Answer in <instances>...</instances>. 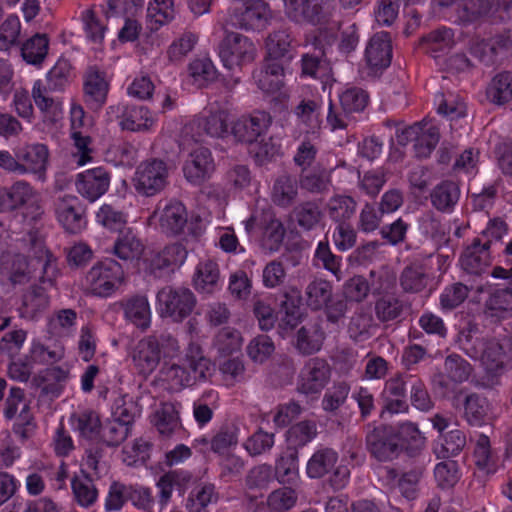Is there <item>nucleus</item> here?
<instances>
[{
    "instance_id": "obj_14",
    "label": "nucleus",
    "mask_w": 512,
    "mask_h": 512,
    "mask_svg": "<svg viewBox=\"0 0 512 512\" xmlns=\"http://www.w3.org/2000/svg\"><path fill=\"white\" fill-rule=\"evenodd\" d=\"M269 16V7L263 0L236 2L231 17L233 24L244 29H259Z\"/></svg>"
},
{
    "instance_id": "obj_18",
    "label": "nucleus",
    "mask_w": 512,
    "mask_h": 512,
    "mask_svg": "<svg viewBox=\"0 0 512 512\" xmlns=\"http://www.w3.org/2000/svg\"><path fill=\"white\" fill-rule=\"evenodd\" d=\"M128 499L133 500L136 505L142 507H146L152 502L151 493L148 489L134 490L132 487L114 482L110 486L105 509L107 511L119 510Z\"/></svg>"
},
{
    "instance_id": "obj_59",
    "label": "nucleus",
    "mask_w": 512,
    "mask_h": 512,
    "mask_svg": "<svg viewBox=\"0 0 512 512\" xmlns=\"http://www.w3.org/2000/svg\"><path fill=\"white\" fill-rule=\"evenodd\" d=\"M131 428L113 419L101 428L100 441L108 447H118L130 435Z\"/></svg>"
},
{
    "instance_id": "obj_8",
    "label": "nucleus",
    "mask_w": 512,
    "mask_h": 512,
    "mask_svg": "<svg viewBox=\"0 0 512 512\" xmlns=\"http://www.w3.org/2000/svg\"><path fill=\"white\" fill-rule=\"evenodd\" d=\"M156 220L162 233L168 236H178L183 233L187 225L188 213L185 205L177 200L158 204L149 217V221Z\"/></svg>"
},
{
    "instance_id": "obj_1",
    "label": "nucleus",
    "mask_w": 512,
    "mask_h": 512,
    "mask_svg": "<svg viewBox=\"0 0 512 512\" xmlns=\"http://www.w3.org/2000/svg\"><path fill=\"white\" fill-rule=\"evenodd\" d=\"M22 241L28 248L29 260L22 254H3L0 275H7L13 284H21L39 272L41 284L53 286L58 274L56 259L45 248L42 237L37 231H30Z\"/></svg>"
},
{
    "instance_id": "obj_30",
    "label": "nucleus",
    "mask_w": 512,
    "mask_h": 512,
    "mask_svg": "<svg viewBox=\"0 0 512 512\" xmlns=\"http://www.w3.org/2000/svg\"><path fill=\"white\" fill-rule=\"evenodd\" d=\"M332 170L323 166H315L310 170L302 171L299 177L300 187L311 194H325L332 185Z\"/></svg>"
},
{
    "instance_id": "obj_49",
    "label": "nucleus",
    "mask_w": 512,
    "mask_h": 512,
    "mask_svg": "<svg viewBox=\"0 0 512 512\" xmlns=\"http://www.w3.org/2000/svg\"><path fill=\"white\" fill-rule=\"evenodd\" d=\"M49 90L43 87L40 81H36L32 89V97L36 106L46 117L55 119L62 112V105L58 99L49 96Z\"/></svg>"
},
{
    "instance_id": "obj_43",
    "label": "nucleus",
    "mask_w": 512,
    "mask_h": 512,
    "mask_svg": "<svg viewBox=\"0 0 512 512\" xmlns=\"http://www.w3.org/2000/svg\"><path fill=\"white\" fill-rule=\"evenodd\" d=\"M487 339L479 336V327L477 324L469 321L458 334V343L460 348L471 358L476 359L479 349Z\"/></svg>"
},
{
    "instance_id": "obj_37",
    "label": "nucleus",
    "mask_w": 512,
    "mask_h": 512,
    "mask_svg": "<svg viewBox=\"0 0 512 512\" xmlns=\"http://www.w3.org/2000/svg\"><path fill=\"white\" fill-rule=\"evenodd\" d=\"M428 275L424 265L412 263L406 266L400 274L399 283L406 293H419L427 286Z\"/></svg>"
},
{
    "instance_id": "obj_5",
    "label": "nucleus",
    "mask_w": 512,
    "mask_h": 512,
    "mask_svg": "<svg viewBox=\"0 0 512 512\" xmlns=\"http://www.w3.org/2000/svg\"><path fill=\"white\" fill-rule=\"evenodd\" d=\"M255 55L256 47L253 42L237 32H227L219 46V56L229 70L251 63Z\"/></svg>"
},
{
    "instance_id": "obj_27",
    "label": "nucleus",
    "mask_w": 512,
    "mask_h": 512,
    "mask_svg": "<svg viewBox=\"0 0 512 512\" xmlns=\"http://www.w3.org/2000/svg\"><path fill=\"white\" fill-rule=\"evenodd\" d=\"M292 40L287 30H277L269 34L266 41L267 61L283 63L285 66L292 58Z\"/></svg>"
},
{
    "instance_id": "obj_9",
    "label": "nucleus",
    "mask_w": 512,
    "mask_h": 512,
    "mask_svg": "<svg viewBox=\"0 0 512 512\" xmlns=\"http://www.w3.org/2000/svg\"><path fill=\"white\" fill-rule=\"evenodd\" d=\"M366 446L369 452L379 461H392L397 458L402 448L399 437L390 426L375 427L366 435Z\"/></svg>"
},
{
    "instance_id": "obj_16",
    "label": "nucleus",
    "mask_w": 512,
    "mask_h": 512,
    "mask_svg": "<svg viewBox=\"0 0 512 512\" xmlns=\"http://www.w3.org/2000/svg\"><path fill=\"white\" fill-rule=\"evenodd\" d=\"M109 83L104 72L96 67H89L84 80V97L86 104L93 110H99L107 100Z\"/></svg>"
},
{
    "instance_id": "obj_56",
    "label": "nucleus",
    "mask_w": 512,
    "mask_h": 512,
    "mask_svg": "<svg viewBox=\"0 0 512 512\" xmlns=\"http://www.w3.org/2000/svg\"><path fill=\"white\" fill-rule=\"evenodd\" d=\"M160 378L168 382L175 389H182L192 386V378L186 365L181 366L175 363H164L160 369Z\"/></svg>"
},
{
    "instance_id": "obj_20",
    "label": "nucleus",
    "mask_w": 512,
    "mask_h": 512,
    "mask_svg": "<svg viewBox=\"0 0 512 512\" xmlns=\"http://www.w3.org/2000/svg\"><path fill=\"white\" fill-rule=\"evenodd\" d=\"M490 240L475 238L460 258L462 268L470 274H481L490 265Z\"/></svg>"
},
{
    "instance_id": "obj_47",
    "label": "nucleus",
    "mask_w": 512,
    "mask_h": 512,
    "mask_svg": "<svg viewBox=\"0 0 512 512\" xmlns=\"http://www.w3.org/2000/svg\"><path fill=\"white\" fill-rule=\"evenodd\" d=\"M403 302L393 294H385L375 302V315L380 322H389L401 316Z\"/></svg>"
},
{
    "instance_id": "obj_33",
    "label": "nucleus",
    "mask_w": 512,
    "mask_h": 512,
    "mask_svg": "<svg viewBox=\"0 0 512 512\" xmlns=\"http://www.w3.org/2000/svg\"><path fill=\"white\" fill-rule=\"evenodd\" d=\"M324 339L325 333L318 323L303 326L297 331L296 349L303 355H312L321 349Z\"/></svg>"
},
{
    "instance_id": "obj_21",
    "label": "nucleus",
    "mask_w": 512,
    "mask_h": 512,
    "mask_svg": "<svg viewBox=\"0 0 512 512\" xmlns=\"http://www.w3.org/2000/svg\"><path fill=\"white\" fill-rule=\"evenodd\" d=\"M491 276L506 283L489 295L485 301V307L489 310H507L512 306V267L495 266Z\"/></svg>"
},
{
    "instance_id": "obj_54",
    "label": "nucleus",
    "mask_w": 512,
    "mask_h": 512,
    "mask_svg": "<svg viewBox=\"0 0 512 512\" xmlns=\"http://www.w3.org/2000/svg\"><path fill=\"white\" fill-rule=\"evenodd\" d=\"M241 333L231 327L222 328L214 339V347L223 355L228 356L240 350L242 346Z\"/></svg>"
},
{
    "instance_id": "obj_19",
    "label": "nucleus",
    "mask_w": 512,
    "mask_h": 512,
    "mask_svg": "<svg viewBox=\"0 0 512 512\" xmlns=\"http://www.w3.org/2000/svg\"><path fill=\"white\" fill-rule=\"evenodd\" d=\"M161 359L160 343L156 337L149 336L138 342L133 352V362L142 375H150Z\"/></svg>"
},
{
    "instance_id": "obj_25",
    "label": "nucleus",
    "mask_w": 512,
    "mask_h": 512,
    "mask_svg": "<svg viewBox=\"0 0 512 512\" xmlns=\"http://www.w3.org/2000/svg\"><path fill=\"white\" fill-rule=\"evenodd\" d=\"M284 69L283 63L265 59L263 66L254 71L253 78L260 90L265 93H275L283 86Z\"/></svg>"
},
{
    "instance_id": "obj_38",
    "label": "nucleus",
    "mask_w": 512,
    "mask_h": 512,
    "mask_svg": "<svg viewBox=\"0 0 512 512\" xmlns=\"http://www.w3.org/2000/svg\"><path fill=\"white\" fill-rule=\"evenodd\" d=\"M495 0H463L457 8V21L461 24H470L488 15Z\"/></svg>"
},
{
    "instance_id": "obj_48",
    "label": "nucleus",
    "mask_w": 512,
    "mask_h": 512,
    "mask_svg": "<svg viewBox=\"0 0 512 512\" xmlns=\"http://www.w3.org/2000/svg\"><path fill=\"white\" fill-rule=\"evenodd\" d=\"M218 493L215 486L211 483H205L197 486L190 494L186 502V508L189 512H201L209 504L216 503Z\"/></svg>"
},
{
    "instance_id": "obj_15",
    "label": "nucleus",
    "mask_w": 512,
    "mask_h": 512,
    "mask_svg": "<svg viewBox=\"0 0 512 512\" xmlns=\"http://www.w3.org/2000/svg\"><path fill=\"white\" fill-rule=\"evenodd\" d=\"M214 169L211 152L209 149L201 147L189 154L183 166V173L189 183L200 185L211 177Z\"/></svg>"
},
{
    "instance_id": "obj_34",
    "label": "nucleus",
    "mask_w": 512,
    "mask_h": 512,
    "mask_svg": "<svg viewBox=\"0 0 512 512\" xmlns=\"http://www.w3.org/2000/svg\"><path fill=\"white\" fill-rule=\"evenodd\" d=\"M220 279L219 266L213 260L200 262L193 277L194 288L201 293H212Z\"/></svg>"
},
{
    "instance_id": "obj_13",
    "label": "nucleus",
    "mask_w": 512,
    "mask_h": 512,
    "mask_svg": "<svg viewBox=\"0 0 512 512\" xmlns=\"http://www.w3.org/2000/svg\"><path fill=\"white\" fill-rule=\"evenodd\" d=\"M55 213L69 233L76 234L86 226L85 211L76 196L65 195L59 198L55 204Z\"/></svg>"
},
{
    "instance_id": "obj_55",
    "label": "nucleus",
    "mask_w": 512,
    "mask_h": 512,
    "mask_svg": "<svg viewBox=\"0 0 512 512\" xmlns=\"http://www.w3.org/2000/svg\"><path fill=\"white\" fill-rule=\"evenodd\" d=\"M466 445V436L463 431L453 429L442 436L439 447L435 448L438 458H449L459 454Z\"/></svg>"
},
{
    "instance_id": "obj_60",
    "label": "nucleus",
    "mask_w": 512,
    "mask_h": 512,
    "mask_svg": "<svg viewBox=\"0 0 512 512\" xmlns=\"http://www.w3.org/2000/svg\"><path fill=\"white\" fill-rule=\"evenodd\" d=\"M274 479L273 467L268 464H260L248 471L245 484L250 490H266Z\"/></svg>"
},
{
    "instance_id": "obj_11",
    "label": "nucleus",
    "mask_w": 512,
    "mask_h": 512,
    "mask_svg": "<svg viewBox=\"0 0 512 512\" xmlns=\"http://www.w3.org/2000/svg\"><path fill=\"white\" fill-rule=\"evenodd\" d=\"M424 474L423 466H415L401 475L396 469L385 467L382 477L386 486L398 488L400 494L407 500L412 501L418 497L419 484Z\"/></svg>"
},
{
    "instance_id": "obj_31",
    "label": "nucleus",
    "mask_w": 512,
    "mask_h": 512,
    "mask_svg": "<svg viewBox=\"0 0 512 512\" xmlns=\"http://www.w3.org/2000/svg\"><path fill=\"white\" fill-rule=\"evenodd\" d=\"M298 197V182L289 174L279 175L272 187L271 200L279 207L291 206Z\"/></svg>"
},
{
    "instance_id": "obj_32",
    "label": "nucleus",
    "mask_w": 512,
    "mask_h": 512,
    "mask_svg": "<svg viewBox=\"0 0 512 512\" xmlns=\"http://www.w3.org/2000/svg\"><path fill=\"white\" fill-rule=\"evenodd\" d=\"M126 319L137 327L146 329L150 324L151 312L145 296H132L120 302Z\"/></svg>"
},
{
    "instance_id": "obj_17",
    "label": "nucleus",
    "mask_w": 512,
    "mask_h": 512,
    "mask_svg": "<svg viewBox=\"0 0 512 512\" xmlns=\"http://www.w3.org/2000/svg\"><path fill=\"white\" fill-rule=\"evenodd\" d=\"M392 46L387 32L374 34L366 47L365 59L374 72L387 68L391 63Z\"/></svg>"
},
{
    "instance_id": "obj_51",
    "label": "nucleus",
    "mask_w": 512,
    "mask_h": 512,
    "mask_svg": "<svg viewBox=\"0 0 512 512\" xmlns=\"http://www.w3.org/2000/svg\"><path fill=\"white\" fill-rule=\"evenodd\" d=\"M298 494L290 487L273 490L266 499V505L271 512H288L297 503Z\"/></svg>"
},
{
    "instance_id": "obj_50",
    "label": "nucleus",
    "mask_w": 512,
    "mask_h": 512,
    "mask_svg": "<svg viewBox=\"0 0 512 512\" xmlns=\"http://www.w3.org/2000/svg\"><path fill=\"white\" fill-rule=\"evenodd\" d=\"M199 126L203 131L215 138H223L231 133L229 131V114L224 110H217L204 117Z\"/></svg>"
},
{
    "instance_id": "obj_61",
    "label": "nucleus",
    "mask_w": 512,
    "mask_h": 512,
    "mask_svg": "<svg viewBox=\"0 0 512 512\" xmlns=\"http://www.w3.org/2000/svg\"><path fill=\"white\" fill-rule=\"evenodd\" d=\"M175 17V8L173 0H152L147 8V18L155 23L152 29H158Z\"/></svg>"
},
{
    "instance_id": "obj_22",
    "label": "nucleus",
    "mask_w": 512,
    "mask_h": 512,
    "mask_svg": "<svg viewBox=\"0 0 512 512\" xmlns=\"http://www.w3.org/2000/svg\"><path fill=\"white\" fill-rule=\"evenodd\" d=\"M473 372L472 365L458 354H450L444 360L443 373L439 376L437 385L448 389L449 382L461 384L466 382Z\"/></svg>"
},
{
    "instance_id": "obj_46",
    "label": "nucleus",
    "mask_w": 512,
    "mask_h": 512,
    "mask_svg": "<svg viewBox=\"0 0 512 512\" xmlns=\"http://www.w3.org/2000/svg\"><path fill=\"white\" fill-rule=\"evenodd\" d=\"M307 305L313 310H319L327 305L332 296L331 284L323 279H314L306 287Z\"/></svg>"
},
{
    "instance_id": "obj_64",
    "label": "nucleus",
    "mask_w": 512,
    "mask_h": 512,
    "mask_svg": "<svg viewBox=\"0 0 512 512\" xmlns=\"http://www.w3.org/2000/svg\"><path fill=\"white\" fill-rule=\"evenodd\" d=\"M72 490L77 503L82 507H90L97 499L98 492L93 481L88 477H75L72 480Z\"/></svg>"
},
{
    "instance_id": "obj_53",
    "label": "nucleus",
    "mask_w": 512,
    "mask_h": 512,
    "mask_svg": "<svg viewBox=\"0 0 512 512\" xmlns=\"http://www.w3.org/2000/svg\"><path fill=\"white\" fill-rule=\"evenodd\" d=\"M421 44L427 53H436L450 49L454 44V33L446 27L431 31L422 38Z\"/></svg>"
},
{
    "instance_id": "obj_35",
    "label": "nucleus",
    "mask_w": 512,
    "mask_h": 512,
    "mask_svg": "<svg viewBox=\"0 0 512 512\" xmlns=\"http://www.w3.org/2000/svg\"><path fill=\"white\" fill-rule=\"evenodd\" d=\"M292 217L302 230L312 231L321 223L324 215L318 203L304 201L294 207Z\"/></svg>"
},
{
    "instance_id": "obj_42",
    "label": "nucleus",
    "mask_w": 512,
    "mask_h": 512,
    "mask_svg": "<svg viewBox=\"0 0 512 512\" xmlns=\"http://www.w3.org/2000/svg\"><path fill=\"white\" fill-rule=\"evenodd\" d=\"M487 96L497 105L509 102L512 99V73L503 71L497 74L487 89Z\"/></svg>"
},
{
    "instance_id": "obj_2",
    "label": "nucleus",
    "mask_w": 512,
    "mask_h": 512,
    "mask_svg": "<svg viewBox=\"0 0 512 512\" xmlns=\"http://www.w3.org/2000/svg\"><path fill=\"white\" fill-rule=\"evenodd\" d=\"M159 314L174 323H181L188 318L197 305V298L192 290L183 286H165L157 293Z\"/></svg>"
},
{
    "instance_id": "obj_41",
    "label": "nucleus",
    "mask_w": 512,
    "mask_h": 512,
    "mask_svg": "<svg viewBox=\"0 0 512 512\" xmlns=\"http://www.w3.org/2000/svg\"><path fill=\"white\" fill-rule=\"evenodd\" d=\"M439 129L433 125L421 124L417 131V137L414 138L413 150L418 158H426L439 142Z\"/></svg>"
},
{
    "instance_id": "obj_23",
    "label": "nucleus",
    "mask_w": 512,
    "mask_h": 512,
    "mask_svg": "<svg viewBox=\"0 0 512 512\" xmlns=\"http://www.w3.org/2000/svg\"><path fill=\"white\" fill-rule=\"evenodd\" d=\"M184 362L192 378V385L210 380L215 373L214 363L204 356L198 345H190Z\"/></svg>"
},
{
    "instance_id": "obj_62",
    "label": "nucleus",
    "mask_w": 512,
    "mask_h": 512,
    "mask_svg": "<svg viewBox=\"0 0 512 512\" xmlns=\"http://www.w3.org/2000/svg\"><path fill=\"white\" fill-rule=\"evenodd\" d=\"M275 478L280 483H291L298 476V453L294 451L277 459L273 468Z\"/></svg>"
},
{
    "instance_id": "obj_58",
    "label": "nucleus",
    "mask_w": 512,
    "mask_h": 512,
    "mask_svg": "<svg viewBox=\"0 0 512 512\" xmlns=\"http://www.w3.org/2000/svg\"><path fill=\"white\" fill-rule=\"evenodd\" d=\"M349 393L350 386L348 383L344 381L335 382L333 386L325 392L322 398V409L329 413L336 412L345 404Z\"/></svg>"
},
{
    "instance_id": "obj_63",
    "label": "nucleus",
    "mask_w": 512,
    "mask_h": 512,
    "mask_svg": "<svg viewBox=\"0 0 512 512\" xmlns=\"http://www.w3.org/2000/svg\"><path fill=\"white\" fill-rule=\"evenodd\" d=\"M246 350L249 358L253 362L262 364L272 356L275 351V346L269 336L258 335L249 342Z\"/></svg>"
},
{
    "instance_id": "obj_36",
    "label": "nucleus",
    "mask_w": 512,
    "mask_h": 512,
    "mask_svg": "<svg viewBox=\"0 0 512 512\" xmlns=\"http://www.w3.org/2000/svg\"><path fill=\"white\" fill-rule=\"evenodd\" d=\"M338 454L331 448L317 450L309 459L306 467L308 477L319 479L328 474L335 466Z\"/></svg>"
},
{
    "instance_id": "obj_29",
    "label": "nucleus",
    "mask_w": 512,
    "mask_h": 512,
    "mask_svg": "<svg viewBox=\"0 0 512 512\" xmlns=\"http://www.w3.org/2000/svg\"><path fill=\"white\" fill-rule=\"evenodd\" d=\"M152 423L158 433L169 438L177 430L182 428L179 412L173 403H162L152 415Z\"/></svg>"
},
{
    "instance_id": "obj_4",
    "label": "nucleus",
    "mask_w": 512,
    "mask_h": 512,
    "mask_svg": "<svg viewBox=\"0 0 512 512\" xmlns=\"http://www.w3.org/2000/svg\"><path fill=\"white\" fill-rule=\"evenodd\" d=\"M168 167L160 159L154 158L139 164L133 178L135 190L146 197L160 193L168 183Z\"/></svg>"
},
{
    "instance_id": "obj_57",
    "label": "nucleus",
    "mask_w": 512,
    "mask_h": 512,
    "mask_svg": "<svg viewBox=\"0 0 512 512\" xmlns=\"http://www.w3.org/2000/svg\"><path fill=\"white\" fill-rule=\"evenodd\" d=\"M317 435V426L314 421L303 420L289 428L287 431V441L290 445L303 447Z\"/></svg>"
},
{
    "instance_id": "obj_3",
    "label": "nucleus",
    "mask_w": 512,
    "mask_h": 512,
    "mask_svg": "<svg viewBox=\"0 0 512 512\" xmlns=\"http://www.w3.org/2000/svg\"><path fill=\"white\" fill-rule=\"evenodd\" d=\"M87 289L96 296L107 297L113 294L124 281L122 266L113 259L96 263L86 274Z\"/></svg>"
},
{
    "instance_id": "obj_24",
    "label": "nucleus",
    "mask_w": 512,
    "mask_h": 512,
    "mask_svg": "<svg viewBox=\"0 0 512 512\" xmlns=\"http://www.w3.org/2000/svg\"><path fill=\"white\" fill-rule=\"evenodd\" d=\"M16 156L26 173L44 174L48 164L49 151L44 144H28L18 149Z\"/></svg>"
},
{
    "instance_id": "obj_26",
    "label": "nucleus",
    "mask_w": 512,
    "mask_h": 512,
    "mask_svg": "<svg viewBox=\"0 0 512 512\" xmlns=\"http://www.w3.org/2000/svg\"><path fill=\"white\" fill-rule=\"evenodd\" d=\"M460 198L458 184L451 180H444L437 184L430 192V202L439 212L451 213Z\"/></svg>"
},
{
    "instance_id": "obj_7",
    "label": "nucleus",
    "mask_w": 512,
    "mask_h": 512,
    "mask_svg": "<svg viewBox=\"0 0 512 512\" xmlns=\"http://www.w3.org/2000/svg\"><path fill=\"white\" fill-rule=\"evenodd\" d=\"M330 378L329 363L323 358H310L300 370L297 391L304 395L319 394L329 383Z\"/></svg>"
},
{
    "instance_id": "obj_40",
    "label": "nucleus",
    "mask_w": 512,
    "mask_h": 512,
    "mask_svg": "<svg viewBox=\"0 0 512 512\" xmlns=\"http://www.w3.org/2000/svg\"><path fill=\"white\" fill-rule=\"evenodd\" d=\"M154 124V117L144 106H132L126 109L120 122L122 129L130 131L148 130Z\"/></svg>"
},
{
    "instance_id": "obj_28",
    "label": "nucleus",
    "mask_w": 512,
    "mask_h": 512,
    "mask_svg": "<svg viewBox=\"0 0 512 512\" xmlns=\"http://www.w3.org/2000/svg\"><path fill=\"white\" fill-rule=\"evenodd\" d=\"M17 206L25 207L23 215L33 221L38 220L43 214L42 206L39 203L37 193L26 181H17L13 184Z\"/></svg>"
},
{
    "instance_id": "obj_12",
    "label": "nucleus",
    "mask_w": 512,
    "mask_h": 512,
    "mask_svg": "<svg viewBox=\"0 0 512 512\" xmlns=\"http://www.w3.org/2000/svg\"><path fill=\"white\" fill-rule=\"evenodd\" d=\"M110 180V173L105 168L96 167L79 173L75 186L81 196L93 202L107 192Z\"/></svg>"
},
{
    "instance_id": "obj_44",
    "label": "nucleus",
    "mask_w": 512,
    "mask_h": 512,
    "mask_svg": "<svg viewBox=\"0 0 512 512\" xmlns=\"http://www.w3.org/2000/svg\"><path fill=\"white\" fill-rule=\"evenodd\" d=\"M488 414L486 398L477 393L466 395L464 400V418L472 426H480L484 423Z\"/></svg>"
},
{
    "instance_id": "obj_6",
    "label": "nucleus",
    "mask_w": 512,
    "mask_h": 512,
    "mask_svg": "<svg viewBox=\"0 0 512 512\" xmlns=\"http://www.w3.org/2000/svg\"><path fill=\"white\" fill-rule=\"evenodd\" d=\"M480 359L487 373L498 376L512 368V347L510 339L502 341L487 339L479 349Z\"/></svg>"
},
{
    "instance_id": "obj_52",
    "label": "nucleus",
    "mask_w": 512,
    "mask_h": 512,
    "mask_svg": "<svg viewBox=\"0 0 512 512\" xmlns=\"http://www.w3.org/2000/svg\"><path fill=\"white\" fill-rule=\"evenodd\" d=\"M357 207L356 201L345 195L332 197L328 202V213L332 220L341 223H347L355 213Z\"/></svg>"
},
{
    "instance_id": "obj_10",
    "label": "nucleus",
    "mask_w": 512,
    "mask_h": 512,
    "mask_svg": "<svg viewBox=\"0 0 512 512\" xmlns=\"http://www.w3.org/2000/svg\"><path fill=\"white\" fill-rule=\"evenodd\" d=\"M271 124L272 117L268 112L254 111L236 120L231 126V134L239 142L252 144L267 132Z\"/></svg>"
},
{
    "instance_id": "obj_39",
    "label": "nucleus",
    "mask_w": 512,
    "mask_h": 512,
    "mask_svg": "<svg viewBox=\"0 0 512 512\" xmlns=\"http://www.w3.org/2000/svg\"><path fill=\"white\" fill-rule=\"evenodd\" d=\"M48 47L47 35L35 34L22 44L21 55L28 64L41 65L47 56Z\"/></svg>"
},
{
    "instance_id": "obj_45",
    "label": "nucleus",
    "mask_w": 512,
    "mask_h": 512,
    "mask_svg": "<svg viewBox=\"0 0 512 512\" xmlns=\"http://www.w3.org/2000/svg\"><path fill=\"white\" fill-rule=\"evenodd\" d=\"M113 251L122 260H134L140 258L144 251V246L140 239L129 231L115 241Z\"/></svg>"
}]
</instances>
